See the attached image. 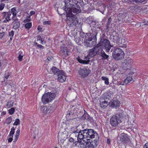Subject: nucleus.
<instances>
[{
  "label": "nucleus",
  "mask_w": 148,
  "mask_h": 148,
  "mask_svg": "<svg viewBox=\"0 0 148 148\" xmlns=\"http://www.w3.org/2000/svg\"><path fill=\"white\" fill-rule=\"evenodd\" d=\"M65 3L64 10L67 13V18L71 23V24L76 25L78 23V21L75 15L72 13L73 12L75 14L79 13L81 12L80 9V7L78 5V8H75L74 5L70 3V0H64Z\"/></svg>",
  "instance_id": "obj_1"
},
{
  "label": "nucleus",
  "mask_w": 148,
  "mask_h": 148,
  "mask_svg": "<svg viewBox=\"0 0 148 148\" xmlns=\"http://www.w3.org/2000/svg\"><path fill=\"white\" fill-rule=\"evenodd\" d=\"M82 132L79 134V137L82 138H94L95 136L98 135L96 132L91 129H86L82 130ZM89 139L87 138L86 140H89Z\"/></svg>",
  "instance_id": "obj_2"
},
{
  "label": "nucleus",
  "mask_w": 148,
  "mask_h": 148,
  "mask_svg": "<svg viewBox=\"0 0 148 148\" xmlns=\"http://www.w3.org/2000/svg\"><path fill=\"white\" fill-rule=\"evenodd\" d=\"M99 49L103 48L106 52H109L111 48L113 46L111 45L109 40L107 39L102 38L98 44L97 45Z\"/></svg>",
  "instance_id": "obj_3"
},
{
  "label": "nucleus",
  "mask_w": 148,
  "mask_h": 148,
  "mask_svg": "<svg viewBox=\"0 0 148 148\" xmlns=\"http://www.w3.org/2000/svg\"><path fill=\"white\" fill-rule=\"evenodd\" d=\"M97 34V32L96 31H93L91 34L92 37H88L86 36L84 39V43L85 45L87 47H91L95 45L96 43L95 41H92V37L93 38H96V36Z\"/></svg>",
  "instance_id": "obj_4"
},
{
  "label": "nucleus",
  "mask_w": 148,
  "mask_h": 148,
  "mask_svg": "<svg viewBox=\"0 0 148 148\" xmlns=\"http://www.w3.org/2000/svg\"><path fill=\"white\" fill-rule=\"evenodd\" d=\"M112 56L115 60H120L124 58V53L121 49L116 48L114 49L112 53Z\"/></svg>",
  "instance_id": "obj_5"
},
{
  "label": "nucleus",
  "mask_w": 148,
  "mask_h": 148,
  "mask_svg": "<svg viewBox=\"0 0 148 148\" xmlns=\"http://www.w3.org/2000/svg\"><path fill=\"white\" fill-rule=\"evenodd\" d=\"M55 97V94L54 93L47 92L43 95L42 100L44 103L46 104L51 102L54 99Z\"/></svg>",
  "instance_id": "obj_6"
},
{
  "label": "nucleus",
  "mask_w": 148,
  "mask_h": 148,
  "mask_svg": "<svg viewBox=\"0 0 148 148\" xmlns=\"http://www.w3.org/2000/svg\"><path fill=\"white\" fill-rule=\"evenodd\" d=\"M133 62V60L129 57L127 58L124 59L122 63V66L124 69H130Z\"/></svg>",
  "instance_id": "obj_7"
},
{
  "label": "nucleus",
  "mask_w": 148,
  "mask_h": 148,
  "mask_svg": "<svg viewBox=\"0 0 148 148\" xmlns=\"http://www.w3.org/2000/svg\"><path fill=\"white\" fill-rule=\"evenodd\" d=\"M77 128V127H73L72 128H71V134L70 135V137H73V138H74L75 139H76V138H75V134H77V140H79V139L81 140V139L82 138L79 137L80 134L81 132H82L81 131L82 130L80 129H78Z\"/></svg>",
  "instance_id": "obj_8"
},
{
  "label": "nucleus",
  "mask_w": 148,
  "mask_h": 148,
  "mask_svg": "<svg viewBox=\"0 0 148 148\" xmlns=\"http://www.w3.org/2000/svg\"><path fill=\"white\" fill-rule=\"evenodd\" d=\"M121 122V120L116 116L113 115L111 118L110 119V124L114 127L116 126L119 124Z\"/></svg>",
  "instance_id": "obj_9"
},
{
  "label": "nucleus",
  "mask_w": 148,
  "mask_h": 148,
  "mask_svg": "<svg viewBox=\"0 0 148 148\" xmlns=\"http://www.w3.org/2000/svg\"><path fill=\"white\" fill-rule=\"evenodd\" d=\"M117 140H120L123 143H127L130 140L127 134L125 133L121 134L117 137Z\"/></svg>",
  "instance_id": "obj_10"
},
{
  "label": "nucleus",
  "mask_w": 148,
  "mask_h": 148,
  "mask_svg": "<svg viewBox=\"0 0 148 148\" xmlns=\"http://www.w3.org/2000/svg\"><path fill=\"white\" fill-rule=\"evenodd\" d=\"M90 72V70L85 68L80 69L78 71L79 75L83 78L88 76Z\"/></svg>",
  "instance_id": "obj_11"
},
{
  "label": "nucleus",
  "mask_w": 148,
  "mask_h": 148,
  "mask_svg": "<svg viewBox=\"0 0 148 148\" xmlns=\"http://www.w3.org/2000/svg\"><path fill=\"white\" fill-rule=\"evenodd\" d=\"M89 140V141L88 140L87 142L84 143V146L86 148H93L97 147V144L96 143H97V141L95 142V140L93 141L91 140V141L90 139Z\"/></svg>",
  "instance_id": "obj_12"
},
{
  "label": "nucleus",
  "mask_w": 148,
  "mask_h": 148,
  "mask_svg": "<svg viewBox=\"0 0 148 148\" xmlns=\"http://www.w3.org/2000/svg\"><path fill=\"white\" fill-rule=\"evenodd\" d=\"M98 55L101 57V59L102 60H108L109 56L105 53L102 48L99 49V51H98Z\"/></svg>",
  "instance_id": "obj_13"
},
{
  "label": "nucleus",
  "mask_w": 148,
  "mask_h": 148,
  "mask_svg": "<svg viewBox=\"0 0 148 148\" xmlns=\"http://www.w3.org/2000/svg\"><path fill=\"white\" fill-rule=\"evenodd\" d=\"M99 49L96 45L95 47L89 50L88 55L91 57H92L95 55H98V51Z\"/></svg>",
  "instance_id": "obj_14"
},
{
  "label": "nucleus",
  "mask_w": 148,
  "mask_h": 148,
  "mask_svg": "<svg viewBox=\"0 0 148 148\" xmlns=\"http://www.w3.org/2000/svg\"><path fill=\"white\" fill-rule=\"evenodd\" d=\"M1 14L3 17L5 18L3 21V23L8 22L11 20L10 17L11 15V13L10 12H3Z\"/></svg>",
  "instance_id": "obj_15"
},
{
  "label": "nucleus",
  "mask_w": 148,
  "mask_h": 148,
  "mask_svg": "<svg viewBox=\"0 0 148 148\" xmlns=\"http://www.w3.org/2000/svg\"><path fill=\"white\" fill-rule=\"evenodd\" d=\"M103 98H101L100 101V103H107L108 102V101L109 100L110 97L108 95V93H105L103 94Z\"/></svg>",
  "instance_id": "obj_16"
},
{
  "label": "nucleus",
  "mask_w": 148,
  "mask_h": 148,
  "mask_svg": "<svg viewBox=\"0 0 148 148\" xmlns=\"http://www.w3.org/2000/svg\"><path fill=\"white\" fill-rule=\"evenodd\" d=\"M61 50L60 51V54L61 55L64 56L65 57H67L69 55L68 51H67V48L64 45H62L60 47Z\"/></svg>",
  "instance_id": "obj_17"
},
{
  "label": "nucleus",
  "mask_w": 148,
  "mask_h": 148,
  "mask_svg": "<svg viewBox=\"0 0 148 148\" xmlns=\"http://www.w3.org/2000/svg\"><path fill=\"white\" fill-rule=\"evenodd\" d=\"M120 39V38L119 36L118 33H116L115 35H111L110 37L111 41L117 44H118Z\"/></svg>",
  "instance_id": "obj_18"
},
{
  "label": "nucleus",
  "mask_w": 148,
  "mask_h": 148,
  "mask_svg": "<svg viewBox=\"0 0 148 148\" xmlns=\"http://www.w3.org/2000/svg\"><path fill=\"white\" fill-rule=\"evenodd\" d=\"M110 106L111 108H117L120 105V102L118 100H113L109 102Z\"/></svg>",
  "instance_id": "obj_19"
},
{
  "label": "nucleus",
  "mask_w": 148,
  "mask_h": 148,
  "mask_svg": "<svg viewBox=\"0 0 148 148\" xmlns=\"http://www.w3.org/2000/svg\"><path fill=\"white\" fill-rule=\"evenodd\" d=\"M115 116H116L117 117L121 120L122 118L124 116L123 110L121 109L118 110Z\"/></svg>",
  "instance_id": "obj_20"
},
{
  "label": "nucleus",
  "mask_w": 148,
  "mask_h": 148,
  "mask_svg": "<svg viewBox=\"0 0 148 148\" xmlns=\"http://www.w3.org/2000/svg\"><path fill=\"white\" fill-rule=\"evenodd\" d=\"M66 134L63 133H59L58 134V139L60 140H64L66 138Z\"/></svg>",
  "instance_id": "obj_21"
},
{
  "label": "nucleus",
  "mask_w": 148,
  "mask_h": 148,
  "mask_svg": "<svg viewBox=\"0 0 148 148\" xmlns=\"http://www.w3.org/2000/svg\"><path fill=\"white\" fill-rule=\"evenodd\" d=\"M77 59L79 62L84 64H88L89 63L90 61L89 59L87 60H84L79 58H77Z\"/></svg>",
  "instance_id": "obj_22"
},
{
  "label": "nucleus",
  "mask_w": 148,
  "mask_h": 148,
  "mask_svg": "<svg viewBox=\"0 0 148 148\" xmlns=\"http://www.w3.org/2000/svg\"><path fill=\"white\" fill-rule=\"evenodd\" d=\"M85 138H82L81 139V140L79 139V140H77L78 141H79V140H81L79 142H78L77 144H79V145H83V146H80V147H85L84 146V143H86V141H85V140L84 139Z\"/></svg>",
  "instance_id": "obj_23"
},
{
  "label": "nucleus",
  "mask_w": 148,
  "mask_h": 148,
  "mask_svg": "<svg viewBox=\"0 0 148 148\" xmlns=\"http://www.w3.org/2000/svg\"><path fill=\"white\" fill-rule=\"evenodd\" d=\"M66 75L62 76L61 77H58V80L60 82H63L65 81L66 80Z\"/></svg>",
  "instance_id": "obj_24"
},
{
  "label": "nucleus",
  "mask_w": 148,
  "mask_h": 148,
  "mask_svg": "<svg viewBox=\"0 0 148 148\" xmlns=\"http://www.w3.org/2000/svg\"><path fill=\"white\" fill-rule=\"evenodd\" d=\"M132 80V78L131 77L128 76L124 80V83L127 84L130 82Z\"/></svg>",
  "instance_id": "obj_25"
},
{
  "label": "nucleus",
  "mask_w": 148,
  "mask_h": 148,
  "mask_svg": "<svg viewBox=\"0 0 148 148\" xmlns=\"http://www.w3.org/2000/svg\"><path fill=\"white\" fill-rule=\"evenodd\" d=\"M51 70L52 72L55 74H57L58 71H59L60 70H59L58 69L56 68L55 66H53L51 69Z\"/></svg>",
  "instance_id": "obj_26"
},
{
  "label": "nucleus",
  "mask_w": 148,
  "mask_h": 148,
  "mask_svg": "<svg viewBox=\"0 0 148 148\" xmlns=\"http://www.w3.org/2000/svg\"><path fill=\"white\" fill-rule=\"evenodd\" d=\"M70 3L71 2V3H74L75 4L76 7H77V8H78V3L80 1H82V0H70Z\"/></svg>",
  "instance_id": "obj_27"
},
{
  "label": "nucleus",
  "mask_w": 148,
  "mask_h": 148,
  "mask_svg": "<svg viewBox=\"0 0 148 148\" xmlns=\"http://www.w3.org/2000/svg\"><path fill=\"white\" fill-rule=\"evenodd\" d=\"M66 73L62 70H60L57 74L58 77H61L62 76L65 75Z\"/></svg>",
  "instance_id": "obj_28"
},
{
  "label": "nucleus",
  "mask_w": 148,
  "mask_h": 148,
  "mask_svg": "<svg viewBox=\"0 0 148 148\" xmlns=\"http://www.w3.org/2000/svg\"><path fill=\"white\" fill-rule=\"evenodd\" d=\"M20 25V23L19 22L14 23L13 26V28L16 29L18 28Z\"/></svg>",
  "instance_id": "obj_29"
},
{
  "label": "nucleus",
  "mask_w": 148,
  "mask_h": 148,
  "mask_svg": "<svg viewBox=\"0 0 148 148\" xmlns=\"http://www.w3.org/2000/svg\"><path fill=\"white\" fill-rule=\"evenodd\" d=\"M101 78L102 80H103L105 81V84L107 85L109 84V79L108 78L105 77L103 76L101 77Z\"/></svg>",
  "instance_id": "obj_30"
},
{
  "label": "nucleus",
  "mask_w": 148,
  "mask_h": 148,
  "mask_svg": "<svg viewBox=\"0 0 148 148\" xmlns=\"http://www.w3.org/2000/svg\"><path fill=\"white\" fill-rule=\"evenodd\" d=\"M10 12L11 13V14H12L13 16H16L17 13V12L15 8H13L11 9V12Z\"/></svg>",
  "instance_id": "obj_31"
},
{
  "label": "nucleus",
  "mask_w": 148,
  "mask_h": 148,
  "mask_svg": "<svg viewBox=\"0 0 148 148\" xmlns=\"http://www.w3.org/2000/svg\"><path fill=\"white\" fill-rule=\"evenodd\" d=\"M14 101L12 100L8 102L6 105V106L8 108H10L12 107L13 105Z\"/></svg>",
  "instance_id": "obj_32"
},
{
  "label": "nucleus",
  "mask_w": 148,
  "mask_h": 148,
  "mask_svg": "<svg viewBox=\"0 0 148 148\" xmlns=\"http://www.w3.org/2000/svg\"><path fill=\"white\" fill-rule=\"evenodd\" d=\"M20 132V130L19 129H18L16 132V135L15 136V140L16 141L18 139V136L19 135Z\"/></svg>",
  "instance_id": "obj_33"
},
{
  "label": "nucleus",
  "mask_w": 148,
  "mask_h": 148,
  "mask_svg": "<svg viewBox=\"0 0 148 148\" xmlns=\"http://www.w3.org/2000/svg\"><path fill=\"white\" fill-rule=\"evenodd\" d=\"M111 20H112V18L111 17H110V18H109L108 20V23H107V25H106L107 28H106V29L108 30L107 31H108V29H109V25L110 24L111 21Z\"/></svg>",
  "instance_id": "obj_34"
},
{
  "label": "nucleus",
  "mask_w": 148,
  "mask_h": 148,
  "mask_svg": "<svg viewBox=\"0 0 148 148\" xmlns=\"http://www.w3.org/2000/svg\"><path fill=\"white\" fill-rule=\"evenodd\" d=\"M15 130V129L14 127H13L11 129V131L10 132L9 136L13 137V135L14 133Z\"/></svg>",
  "instance_id": "obj_35"
},
{
  "label": "nucleus",
  "mask_w": 148,
  "mask_h": 148,
  "mask_svg": "<svg viewBox=\"0 0 148 148\" xmlns=\"http://www.w3.org/2000/svg\"><path fill=\"white\" fill-rule=\"evenodd\" d=\"M12 119L11 117H8L6 120L7 124L8 125L10 124L12 121Z\"/></svg>",
  "instance_id": "obj_36"
},
{
  "label": "nucleus",
  "mask_w": 148,
  "mask_h": 148,
  "mask_svg": "<svg viewBox=\"0 0 148 148\" xmlns=\"http://www.w3.org/2000/svg\"><path fill=\"white\" fill-rule=\"evenodd\" d=\"M108 102L105 103H100L101 107L103 108H105L108 105Z\"/></svg>",
  "instance_id": "obj_37"
},
{
  "label": "nucleus",
  "mask_w": 148,
  "mask_h": 148,
  "mask_svg": "<svg viewBox=\"0 0 148 148\" xmlns=\"http://www.w3.org/2000/svg\"><path fill=\"white\" fill-rule=\"evenodd\" d=\"M32 26V23H28L25 24V27L26 29H29Z\"/></svg>",
  "instance_id": "obj_38"
},
{
  "label": "nucleus",
  "mask_w": 148,
  "mask_h": 148,
  "mask_svg": "<svg viewBox=\"0 0 148 148\" xmlns=\"http://www.w3.org/2000/svg\"><path fill=\"white\" fill-rule=\"evenodd\" d=\"M125 42V38H121V40H120V39H119V41L118 44L120 43L124 45Z\"/></svg>",
  "instance_id": "obj_39"
},
{
  "label": "nucleus",
  "mask_w": 148,
  "mask_h": 148,
  "mask_svg": "<svg viewBox=\"0 0 148 148\" xmlns=\"http://www.w3.org/2000/svg\"><path fill=\"white\" fill-rule=\"evenodd\" d=\"M14 111L15 109L14 108H11L8 110L9 113L10 114H12L14 113Z\"/></svg>",
  "instance_id": "obj_40"
},
{
  "label": "nucleus",
  "mask_w": 148,
  "mask_h": 148,
  "mask_svg": "<svg viewBox=\"0 0 148 148\" xmlns=\"http://www.w3.org/2000/svg\"><path fill=\"white\" fill-rule=\"evenodd\" d=\"M15 16H13L12 17V19L13 21V22L14 23L19 22L18 19L17 18L15 17Z\"/></svg>",
  "instance_id": "obj_41"
},
{
  "label": "nucleus",
  "mask_w": 148,
  "mask_h": 148,
  "mask_svg": "<svg viewBox=\"0 0 148 148\" xmlns=\"http://www.w3.org/2000/svg\"><path fill=\"white\" fill-rule=\"evenodd\" d=\"M20 124V121L18 119H16L14 122V123L13 124V125H18Z\"/></svg>",
  "instance_id": "obj_42"
},
{
  "label": "nucleus",
  "mask_w": 148,
  "mask_h": 148,
  "mask_svg": "<svg viewBox=\"0 0 148 148\" xmlns=\"http://www.w3.org/2000/svg\"><path fill=\"white\" fill-rule=\"evenodd\" d=\"M82 117L83 119H87L88 118V115L87 114H84L82 116Z\"/></svg>",
  "instance_id": "obj_43"
},
{
  "label": "nucleus",
  "mask_w": 148,
  "mask_h": 148,
  "mask_svg": "<svg viewBox=\"0 0 148 148\" xmlns=\"http://www.w3.org/2000/svg\"><path fill=\"white\" fill-rule=\"evenodd\" d=\"M5 6V4L3 3H0V10H3Z\"/></svg>",
  "instance_id": "obj_44"
},
{
  "label": "nucleus",
  "mask_w": 148,
  "mask_h": 148,
  "mask_svg": "<svg viewBox=\"0 0 148 148\" xmlns=\"http://www.w3.org/2000/svg\"><path fill=\"white\" fill-rule=\"evenodd\" d=\"M14 34V32L13 31H12L10 32H9V36L10 37H13Z\"/></svg>",
  "instance_id": "obj_45"
},
{
  "label": "nucleus",
  "mask_w": 148,
  "mask_h": 148,
  "mask_svg": "<svg viewBox=\"0 0 148 148\" xmlns=\"http://www.w3.org/2000/svg\"><path fill=\"white\" fill-rule=\"evenodd\" d=\"M18 58L19 60L20 61H21L22 60L23 56H21L20 54L18 57Z\"/></svg>",
  "instance_id": "obj_46"
},
{
  "label": "nucleus",
  "mask_w": 148,
  "mask_h": 148,
  "mask_svg": "<svg viewBox=\"0 0 148 148\" xmlns=\"http://www.w3.org/2000/svg\"><path fill=\"white\" fill-rule=\"evenodd\" d=\"M5 35L4 32H0V38H2Z\"/></svg>",
  "instance_id": "obj_47"
},
{
  "label": "nucleus",
  "mask_w": 148,
  "mask_h": 148,
  "mask_svg": "<svg viewBox=\"0 0 148 148\" xmlns=\"http://www.w3.org/2000/svg\"><path fill=\"white\" fill-rule=\"evenodd\" d=\"M50 24V21H45L43 22V24L44 25H49Z\"/></svg>",
  "instance_id": "obj_48"
},
{
  "label": "nucleus",
  "mask_w": 148,
  "mask_h": 148,
  "mask_svg": "<svg viewBox=\"0 0 148 148\" xmlns=\"http://www.w3.org/2000/svg\"><path fill=\"white\" fill-rule=\"evenodd\" d=\"M148 25V23L147 22L146 23H142V24L140 26H144V27H145Z\"/></svg>",
  "instance_id": "obj_49"
},
{
  "label": "nucleus",
  "mask_w": 148,
  "mask_h": 148,
  "mask_svg": "<svg viewBox=\"0 0 148 148\" xmlns=\"http://www.w3.org/2000/svg\"><path fill=\"white\" fill-rule=\"evenodd\" d=\"M44 109H43V111L45 113H47L48 112V111H47V107H44Z\"/></svg>",
  "instance_id": "obj_50"
},
{
  "label": "nucleus",
  "mask_w": 148,
  "mask_h": 148,
  "mask_svg": "<svg viewBox=\"0 0 148 148\" xmlns=\"http://www.w3.org/2000/svg\"><path fill=\"white\" fill-rule=\"evenodd\" d=\"M74 138L72 137H71V138H69V140L71 142H73L74 140Z\"/></svg>",
  "instance_id": "obj_51"
},
{
  "label": "nucleus",
  "mask_w": 148,
  "mask_h": 148,
  "mask_svg": "<svg viewBox=\"0 0 148 148\" xmlns=\"http://www.w3.org/2000/svg\"><path fill=\"white\" fill-rule=\"evenodd\" d=\"M37 46L40 49H42L44 48V47L42 45H37Z\"/></svg>",
  "instance_id": "obj_52"
},
{
  "label": "nucleus",
  "mask_w": 148,
  "mask_h": 148,
  "mask_svg": "<svg viewBox=\"0 0 148 148\" xmlns=\"http://www.w3.org/2000/svg\"><path fill=\"white\" fill-rule=\"evenodd\" d=\"M35 14V11H31L30 12V15L31 16Z\"/></svg>",
  "instance_id": "obj_53"
},
{
  "label": "nucleus",
  "mask_w": 148,
  "mask_h": 148,
  "mask_svg": "<svg viewBox=\"0 0 148 148\" xmlns=\"http://www.w3.org/2000/svg\"><path fill=\"white\" fill-rule=\"evenodd\" d=\"M12 137H10L9 138L8 140V141L9 142H11L13 140Z\"/></svg>",
  "instance_id": "obj_54"
},
{
  "label": "nucleus",
  "mask_w": 148,
  "mask_h": 148,
  "mask_svg": "<svg viewBox=\"0 0 148 148\" xmlns=\"http://www.w3.org/2000/svg\"><path fill=\"white\" fill-rule=\"evenodd\" d=\"M144 148H148V143H146L145 145Z\"/></svg>",
  "instance_id": "obj_55"
},
{
  "label": "nucleus",
  "mask_w": 148,
  "mask_h": 148,
  "mask_svg": "<svg viewBox=\"0 0 148 148\" xmlns=\"http://www.w3.org/2000/svg\"><path fill=\"white\" fill-rule=\"evenodd\" d=\"M6 113V112L5 111H3L1 113V116H4L5 114Z\"/></svg>",
  "instance_id": "obj_56"
},
{
  "label": "nucleus",
  "mask_w": 148,
  "mask_h": 148,
  "mask_svg": "<svg viewBox=\"0 0 148 148\" xmlns=\"http://www.w3.org/2000/svg\"><path fill=\"white\" fill-rule=\"evenodd\" d=\"M37 29L38 30L40 31H41L42 30V28L40 27L39 26H38L37 27Z\"/></svg>",
  "instance_id": "obj_57"
},
{
  "label": "nucleus",
  "mask_w": 148,
  "mask_h": 148,
  "mask_svg": "<svg viewBox=\"0 0 148 148\" xmlns=\"http://www.w3.org/2000/svg\"><path fill=\"white\" fill-rule=\"evenodd\" d=\"M38 40H40L42 39L41 38V36H38L37 37Z\"/></svg>",
  "instance_id": "obj_58"
},
{
  "label": "nucleus",
  "mask_w": 148,
  "mask_h": 148,
  "mask_svg": "<svg viewBox=\"0 0 148 148\" xmlns=\"http://www.w3.org/2000/svg\"><path fill=\"white\" fill-rule=\"evenodd\" d=\"M9 77V75H8L6 76H5V78H6V79H8V78Z\"/></svg>",
  "instance_id": "obj_59"
},
{
  "label": "nucleus",
  "mask_w": 148,
  "mask_h": 148,
  "mask_svg": "<svg viewBox=\"0 0 148 148\" xmlns=\"http://www.w3.org/2000/svg\"><path fill=\"white\" fill-rule=\"evenodd\" d=\"M107 142L108 144H109L110 143V140L108 138L107 139Z\"/></svg>",
  "instance_id": "obj_60"
},
{
  "label": "nucleus",
  "mask_w": 148,
  "mask_h": 148,
  "mask_svg": "<svg viewBox=\"0 0 148 148\" xmlns=\"http://www.w3.org/2000/svg\"><path fill=\"white\" fill-rule=\"evenodd\" d=\"M41 40V43L42 44H43V42H44V40H42V39L41 40Z\"/></svg>",
  "instance_id": "obj_61"
},
{
  "label": "nucleus",
  "mask_w": 148,
  "mask_h": 148,
  "mask_svg": "<svg viewBox=\"0 0 148 148\" xmlns=\"http://www.w3.org/2000/svg\"><path fill=\"white\" fill-rule=\"evenodd\" d=\"M77 134H75V138H76V139H77Z\"/></svg>",
  "instance_id": "obj_62"
},
{
  "label": "nucleus",
  "mask_w": 148,
  "mask_h": 148,
  "mask_svg": "<svg viewBox=\"0 0 148 148\" xmlns=\"http://www.w3.org/2000/svg\"><path fill=\"white\" fill-rule=\"evenodd\" d=\"M10 40H12V37H10Z\"/></svg>",
  "instance_id": "obj_63"
},
{
  "label": "nucleus",
  "mask_w": 148,
  "mask_h": 148,
  "mask_svg": "<svg viewBox=\"0 0 148 148\" xmlns=\"http://www.w3.org/2000/svg\"><path fill=\"white\" fill-rule=\"evenodd\" d=\"M35 44H36V45H38V44H37V43L36 42L35 43Z\"/></svg>",
  "instance_id": "obj_64"
}]
</instances>
